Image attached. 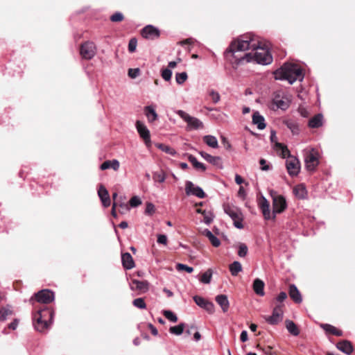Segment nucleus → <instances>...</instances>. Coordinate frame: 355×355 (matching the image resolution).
<instances>
[{
  "label": "nucleus",
  "instance_id": "1",
  "mask_svg": "<svg viewBox=\"0 0 355 355\" xmlns=\"http://www.w3.org/2000/svg\"><path fill=\"white\" fill-rule=\"evenodd\" d=\"M232 56V64L236 65L245 62H256L267 65L272 62V57L268 51L261 46L260 42L252 34L241 35L233 41L225 51V56Z\"/></svg>",
  "mask_w": 355,
  "mask_h": 355
},
{
  "label": "nucleus",
  "instance_id": "2",
  "mask_svg": "<svg viewBox=\"0 0 355 355\" xmlns=\"http://www.w3.org/2000/svg\"><path fill=\"white\" fill-rule=\"evenodd\" d=\"M274 75L276 80H287L290 84L304 79L302 69L298 65L291 63H285L274 72Z\"/></svg>",
  "mask_w": 355,
  "mask_h": 355
},
{
  "label": "nucleus",
  "instance_id": "3",
  "mask_svg": "<svg viewBox=\"0 0 355 355\" xmlns=\"http://www.w3.org/2000/svg\"><path fill=\"white\" fill-rule=\"evenodd\" d=\"M54 314V311L49 308L38 310L33 316L35 329L39 332L47 330L53 323Z\"/></svg>",
  "mask_w": 355,
  "mask_h": 355
},
{
  "label": "nucleus",
  "instance_id": "4",
  "mask_svg": "<svg viewBox=\"0 0 355 355\" xmlns=\"http://www.w3.org/2000/svg\"><path fill=\"white\" fill-rule=\"evenodd\" d=\"M305 167L309 171H314L320 162V154L317 149L311 148L304 150Z\"/></svg>",
  "mask_w": 355,
  "mask_h": 355
},
{
  "label": "nucleus",
  "instance_id": "5",
  "mask_svg": "<svg viewBox=\"0 0 355 355\" xmlns=\"http://www.w3.org/2000/svg\"><path fill=\"white\" fill-rule=\"evenodd\" d=\"M224 211L232 218L235 227L238 229L243 227V217L241 211L239 208L227 206L224 208Z\"/></svg>",
  "mask_w": 355,
  "mask_h": 355
},
{
  "label": "nucleus",
  "instance_id": "6",
  "mask_svg": "<svg viewBox=\"0 0 355 355\" xmlns=\"http://www.w3.org/2000/svg\"><path fill=\"white\" fill-rule=\"evenodd\" d=\"M176 114L187 123V130H197L203 128V123L200 120L190 116L184 111L179 110L176 111Z\"/></svg>",
  "mask_w": 355,
  "mask_h": 355
},
{
  "label": "nucleus",
  "instance_id": "7",
  "mask_svg": "<svg viewBox=\"0 0 355 355\" xmlns=\"http://www.w3.org/2000/svg\"><path fill=\"white\" fill-rule=\"evenodd\" d=\"M271 196L272 198V219H275L276 214L282 213L286 208V202L282 196L271 193Z\"/></svg>",
  "mask_w": 355,
  "mask_h": 355
},
{
  "label": "nucleus",
  "instance_id": "8",
  "mask_svg": "<svg viewBox=\"0 0 355 355\" xmlns=\"http://www.w3.org/2000/svg\"><path fill=\"white\" fill-rule=\"evenodd\" d=\"M283 306V304L276 305L272 310V313L271 315L263 316L265 320L271 325H275L282 322L284 315V312L282 310Z\"/></svg>",
  "mask_w": 355,
  "mask_h": 355
},
{
  "label": "nucleus",
  "instance_id": "9",
  "mask_svg": "<svg viewBox=\"0 0 355 355\" xmlns=\"http://www.w3.org/2000/svg\"><path fill=\"white\" fill-rule=\"evenodd\" d=\"M34 297L35 300L40 303L49 304L54 300L55 296L53 292L51 291L44 289L35 293V296L30 299L31 302H33Z\"/></svg>",
  "mask_w": 355,
  "mask_h": 355
},
{
  "label": "nucleus",
  "instance_id": "10",
  "mask_svg": "<svg viewBox=\"0 0 355 355\" xmlns=\"http://www.w3.org/2000/svg\"><path fill=\"white\" fill-rule=\"evenodd\" d=\"M80 53L83 58L91 60L96 55V45L92 42H86L81 45Z\"/></svg>",
  "mask_w": 355,
  "mask_h": 355
},
{
  "label": "nucleus",
  "instance_id": "11",
  "mask_svg": "<svg viewBox=\"0 0 355 355\" xmlns=\"http://www.w3.org/2000/svg\"><path fill=\"white\" fill-rule=\"evenodd\" d=\"M136 128L139 136L144 139L145 144L149 147L151 144L150 131L146 125L140 121H137Z\"/></svg>",
  "mask_w": 355,
  "mask_h": 355
},
{
  "label": "nucleus",
  "instance_id": "12",
  "mask_svg": "<svg viewBox=\"0 0 355 355\" xmlns=\"http://www.w3.org/2000/svg\"><path fill=\"white\" fill-rule=\"evenodd\" d=\"M185 192L187 196H195L199 198H204L205 193L202 189L198 186H195L191 181L185 182Z\"/></svg>",
  "mask_w": 355,
  "mask_h": 355
},
{
  "label": "nucleus",
  "instance_id": "13",
  "mask_svg": "<svg viewBox=\"0 0 355 355\" xmlns=\"http://www.w3.org/2000/svg\"><path fill=\"white\" fill-rule=\"evenodd\" d=\"M286 166L291 176H296L300 173V164L299 160L294 157H290L286 161Z\"/></svg>",
  "mask_w": 355,
  "mask_h": 355
},
{
  "label": "nucleus",
  "instance_id": "14",
  "mask_svg": "<svg viewBox=\"0 0 355 355\" xmlns=\"http://www.w3.org/2000/svg\"><path fill=\"white\" fill-rule=\"evenodd\" d=\"M196 304L202 309H204L209 313H214L215 311V306L213 302L206 300L205 298L196 295L193 297Z\"/></svg>",
  "mask_w": 355,
  "mask_h": 355
},
{
  "label": "nucleus",
  "instance_id": "15",
  "mask_svg": "<svg viewBox=\"0 0 355 355\" xmlns=\"http://www.w3.org/2000/svg\"><path fill=\"white\" fill-rule=\"evenodd\" d=\"M272 103L277 108L282 110H286L290 105L288 98L281 93H277L275 94Z\"/></svg>",
  "mask_w": 355,
  "mask_h": 355
},
{
  "label": "nucleus",
  "instance_id": "16",
  "mask_svg": "<svg viewBox=\"0 0 355 355\" xmlns=\"http://www.w3.org/2000/svg\"><path fill=\"white\" fill-rule=\"evenodd\" d=\"M144 37L148 40H155L159 36V31L152 25H147L141 31Z\"/></svg>",
  "mask_w": 355,
  "mask_h": 355
},
{
  "label": "nucleus",
  "instance_id": "17",
  "mask_svg": "<svg viewBox=\"0 0 355 355\" xmlns=\"http://www.w3.org/2000/svg\"><path fill=\"white\" fill-rule=\"evenodd\" d=\"M130 288L132 291H139V293H144L148 291L149 283L147 281L133 279L130 283Z\"/></svg>",
  "mask_w": 355,
  "mask_h": 355
},
{
  "label": "nucleus",
  "instance_id": "18",
  "mask_svg": "<svg viewBox=\"0 0 355 355\" xmlns=\"http://www.w3.org/2000/svg\"><path fill=\"white\" fill-rule=\"evenodd\" d=\"M98 196L101 199L103 205L107 207L110 205V198L107 190L105 187L101 185L98 190Z\"/></svg>",
  "mask_w": 355,
  "mask_h": 355
},
{
  "label": "nucleus",
  "instance_id": "19",
  "mask_svg": "<svg viewBox=\"0 0 355 355\" xmlns=\"http://www.w3.org/2000/svg\"><path fill=\"white\" fill-rule=\"evenodd\" d=\"M200 155L202 156L203 159H205L209 163L216 166L219 168H222V161L221 158L218 156H212L205 152L200 151L199 152Z\"/></svg>",
  "mask_w": 355,
  "mask_h": 355
},
{
  "label": "nucleus",
  "instance_id": "20",
  "mask_svg": "<svg viewBox=\"0 0 355 355\" xmlns=\"http://www.w3.org/2000/svg\"><path fill=\"white\" fill-rule=\"evenodd\" d=\"M144 111L148 123H151L157 120L158 114L156 112L155 106L147 105L144 107Z\"/></svg>",
  "mask_w": 355,
  "mask_h": 355
},
{
  "label": "nucleus",
  "instance_id": "21",
  "mask_svg": "<svg viewBox=\"0 0 355 355\" xmlns=\"http://www.w3.org/2000/svg\"><path fill=\"white\" fill-rule=\"evenodd\" d=\"M217 304L220 306L222 311L225 313L228 311L230 307V302L226 295H218L215 298Z\"/></svg>",
  "mask_w": 355,
  "mask_h": 355
},
{
  "label": "nucleus",
  "instance_id": "22",
  "mask_svg": "<svg viewBox=\"0 0 355 355\" xmlns=\"http://www.w3.org/2000/svg\"><path fill=\"white\" fill-rule=\"evenodd\" d=\"M121 261L123 268L126 270H130L135 267V262L129 252L122 254Z\"/></svg>",
  "mask_w": 355,
  "mask_h": 355
},
{
  "label": "nucleus",
  "instance_id": "23",
  "mask_svg": "<svg viewBox=\"0 0 355 355\" xmlns=\"http://www.w3.org/2000/svg\"><path fill=\"white\" fill-rule=\"evenodd\" d=\"M289 295L295 303L300 304L302 302V295L295 284L290 285Z\"/></svg>",
  "mask_w": 355,
  "mask_h": 355
},
{
  "label": "nucleus",
  "instance_id": "24",
  "mask_svg": "<svg viewBox=\"0 0 355 355\" xmlns=\"http://www.w3.org/2000/svg\"><path fill=\"white\" fill-rule=\"evenodd\" d=\"M252 123L257 125L259 130H263L266 126L264 117L259 112H254Z\"/></svg>",
  "mask_w": 355,
  "mask_h": 355
},
{
  "label": "nucleus",
  "instance_id": "25",
  "mask_svg": "<svg viewBox=\"0 0 355 355\" xmlns=\"http://www.w3.org/2000/svg\"><path fill=\"white\" fill-rule=\"evenodd\" d=\"M337 348L343 353L349 355L353 352L352 343L348 340H343L337 343Z\"/></svg>",
  "mask_w": 355,
  "mask_h": 355
},
{
  "label": "nucleus",
  "instance_id": "26",
  "mask_svg": "<svg viewBox=\"0 0 355 355\" xmlns=\"http://www.w3.org/2000/svg\"><path fill=\"white\" fill-rule=\"evenodd\" d=\"M264 286L265 284L261 279L259 278L255 279L253 282V290L254 293L259 296H263L265 295Z\"/></svg>",
  "mask_w": 355,
  "mask_h": 355
},
{
  "label": "nucleus",
  "instance_id": "27",
  "mask_svg": "<svg viewBox=\"0 0 355 355\" xmlns=\"http://www.w3.org/2000/svg\"><path fill=\"white\" fill-rule=\"evenodd\" d=\"M202 234L205 235L206 237L208 238L209 241L211 242V245L217 248L220 246V241L214 235V234L208 229H205L202 232Z\"/></svg>",
  "mask_w": 355,
  "mask_h": 355
},
{
  "label": "nucleus",
  "instance_id": "28",
  "mask_svg": "<svg viewBox=\"0 0 355 355\" xmlns=\"http://www.w3.org/2000/svg\"><path fill=\"white\" fill-rule=\"evenodd\" d=\"M323 116L322 114H318L311 118L309 121V127L318 128L322 125Z\"/></svg>",
  "mask_w": 355,
  "mask_h": 355
},
{
  "label": "nucleus",
  "instance_id": "29",
  "mask_svg": "<svg viewBox=\"0 0 355 355\" xmlns=\"http://www.w3.org/2000/svg\"><path fill=\"white\" fill-rule=\"evenodd\" d=\"M320 327L327 332L337 336L343 335L342 331L336 329L334 326L329 324H322Z\"/></svg>",
  "mask_w": 355,
  "mask_h": 355
},
{
  "label": "nucleus",
  "instance_id": "30",
  "mask_svg": "<svg viewBox=\"0 0 355 355\" xmlns=\"http://www.w3.org/2000/svg\"><path fill=\"white\" fill-rule=\"evenodd\" d=\"M286 327L288 331L292 334L293 336H297L300 334V330L297 328V325L290 320H286Z\"/></svg>",
  "mask_w": 355,
  "mask_h": 355
},
{
  "label": "nucleus",
  "instance_id": "31",
  "mask_svg": "<svg viewBox=\"0 0 355 355\" xmlns=\"http://www.w3.org/2000/svg\"><path fill=\"white\" fill-rule=\"evenodd\" d=\"M203 141L209 147L217 148L218 147V142L216 137L212 135H205L203 137Z\"/></svg>",
  "mask_w": 355,
  "mask_h": 355
},
{
  "label": "nucleus",
  "instance_id": "32",
  "mask_svg": "<svg viewBox=\"0 0 355 355\" xmlns=\"http://www.w3.org/2000/svg\"><path fill=\"white\" fill-rule=\"evenodd\" d=\"M229 269L232 276H236L239 272L242 271L243 268L241 263L239 261H234L230 265Z\"/></svg>",
  "mask_w": 355,
  "mask_h": 355
},
{
  "label": "nucleus",
  "instance_id": "33",
  "mask_svg": "<svg viewBox=\"0 0 355 355\" xmlns=\"http://www.w3.org/2000/svg\"><path fill=\"white\" fill-rule=\"evenodd\" d=\"M284 123L286 127L292 132L293 135H297L299 133V127L297 123L291 119L285 120Z\"/></svg>",
  "mask_w": 355,
  "mask_h": 355
},
{
  "label": "nucleus",
  "instance_id": "34",
  "mask_svg": "<svg viewBox=\"0 0 355 355\" xmlns=\"http://www.w3.org/2000/svg\"><path fill=\"white\" fill-rule=\"evenodd\" d=\"M11 315H12V311L10 306L0 308V321H5Z\"/></svg>",
  "mask_w": 355,
  "mask_h": 355
},
{
  "label": "nucleus",
  "instance_id": "35",
  "mask_svg": "<svg viewBox=\"0 0 355 355\" xmlns=\"http://www.w3.org/2000/svg\"><path fill=\"white\" fill-rule=\"evenodd\" d=\"M188 159L196 169L201 170L202 171H205L206 170L205 164L198 162L193 155H189Z\"/></svg>",
  "mask_w": 355,
  "mask_h": 355
},
{
  "label": "nucleus",
  "instance_id": "36",
  "mask_svg": "<svg viewBox=\"0 0 355 355\" xmlns=\"http://www.w3.org/2000/svg\"><path fill=\"white\" fill-rule=\"evenodd\" d=\"M155 146L163 152H165L166 153H168L171 155H175L177 153L173 148L164 144H157Z\"/></svg>",
  "mask_w": 355,
  "mask_h": 355
},
{
  "label": "nucleus",
  "instance_id": "37",
  "mask_svg": "<svg viewBox=\"0 0 355 355\" xmlns=\"http://www.w3.org/2000/svg\"><path fill=\"white\" fill-rule=\"evenodd\" d=\"M211 277L212 271L211 269H209L202 275L201 277L200 278V281L203 284H207L211 282Z\"/></svg>",
  "mask_w": 355,
  "mask_h": 355
},
{
  "label": "nucleus",
  "instance_id": "38",
  "mask_svg": "<svg viewBox=\"0 0 355 355\" xmlns=\"http://www.w3.org/2000/svg\"><path fill=\"white\" fill-rule=\"evenodd\" d=\"M184 329V324L180 323L177 326L171 327L169 329V331H170V333H171L173 334L180 336L183 333Z\"/></svg>",
  "mask_w": 355,
  "mask_h": 355
},
{
  "label": "nucleus",
  "instance_id": "39",
  "mask_svg": "<svg viewBox=\"0 0 355 355\" xmlns=\"http://www.w3.org/2000/svg\"><path fill=\"white\" fill-rule=\"evenodd\" d=\"M248 252V246L243 243H240L238 245V255L240 257H245Z\"/></svg>",
  "mask_w": 355,
  "mask_h": 355
},
{
  "label": "nucleus",
  "instance_id": "40",
  "mask_svg": "<svg viewBox=\"0 0 355 355\" xmlns=\"http://www.w3.org/2000/svg\"><path fill=\"white\" fill-rule=\"evenodd\" d=\"M209 96L211 98L212 102L215 104L218 103L220 100V94L214 89H209L208 91Z\"/></svg>",
  "mask_w": 355,
  "mask_h": 355
},
{
  "label": "nucleus",
  "instance_id": "41",
  "mask_svg": "<svg viewBox=\"0 0 355 355\" xmlns=\"http://www.w3.org/2000/svg\"><path fill=\"white\" fill-rule=\"evenodd\" d=\"M188 76L186 72L178 73L175 75V80L178 84H183L187 79Z\"/></svg>",
  "mask_w": 355,
  "mask_h": 355
},
{
  "label": "nucleus",
  "instance_id": "42",
  "mask_svg": "<svg viewBox=\"0 0 355 355\" xmlns=\"http://www.w3.org/2000/svg\"><path fill=\"white\" fill-rule=\"evenodd\" d=\"M132 304L135 306L140 309H144L146 307V302H144V300L141 297L135 299L132 302Z\"/></svg>",
  "mask_w": 355,
  "mask_h": 355
},
{
  "label": "nucleus",
  "instance_id": "43",
  "mask_svg": "<svg viewBox=\"0 0 355 355\" xmlns=\"http://www.w3.org/2000/svg\"><path fill=\"white\" fill-rule=\"evenodd\" d=\"M163 314L171 322H176L178 321V317L171 311L164 310Z\"/></svg>",
  "mask_w": 355,
  "mask_h": 355
},
{
  "label": "nucleus",
  "instance_id": "44",
  "mask_svg": "<svg viewBox=\"0 0 355 355\" xmlns=\"http://www.w3.org/2000/svg\"><path fill=\"white\" fill-rule=\"evenodd\" d=\"M153 180L155 182H158L160 183L164 182L166 180V174L163 171H161L159 173H153Z\"/></svg>",
  "mask_w": 355,
  "mask_h": 355
},
{
  "label": "nucleus",
  "instance_id": "45",
  "mask_svg": "<svg viewBox=\"0 0 355 355\" xmlns=\"http://www.w3.org/2000/svg\"><path fill=\"white\" fill-rule=\"evenodd\" d=\"M202 215L204 216L203 222L206 225H209L214 220V215L211 212H207L204 211L202 212Z\"/></svg>",
  "mask_w": 355,
  "mask_h": 355
},
{
  "label": "nucleus",
  "instance_id": "46",
  "mask_svg": "<svg viewBox=\"0 0 355 355\" xmlns=\"http://www.w3.org/2000/svg\"><path fill=\"white\" fill-rule=\"evenodd\" d=\"M161 76L164 80L169 81L171 79L172 71L170 69H164L162 70Z\"/></svg>",
  "mask_w": 355,
  "mask_h": 355
},
{
  "label": "nucleus",
  "instance_id": "47",
  "mask_svg": "<svg viewBox=\"0 0 355 355\" xmlns=\"http://www.w3.org/2000/svg\"><path fill=\"white\" fill-rule=\"evenodd\" d=\"M295 194L300 198H304L306 194V190L304 187L298 186L294 189Z\"/></svg>",
  "mask_w": 355,
  "mask_h": 355
},
{
  "label": "nucleus",
  "instance_id": "48",
  "mask_svg": "<svg viewBox=\"0 0 355 355\" xmlns=\"http://www.w3.org/2000/svg\"><path fill=\"white\" fill-rule=\"evenodd\" d=\"M124 19L123 15L120 12H116L110 16V20L112 22H120Z\"/></svg>",
  "mask_w": 355,
  "mask_h": 355
},
{
  "label": "nucleus",
  "instance_id": "49",
  "mask_svg": "<svg viewBox=\"0 0 355 355\" xmlns=\"http://www.w3.org/2000/svg\"><path fill=\"white\" fill-rule=\"evenodd\" d=\"M141 204V200L139 197L135 196L131 198L129 202V205L131 207H137Z\"/></svg>",
  "mask_w": 355,
  "mask_h": 355
},
{
  "label": "nucleus",
  "instance_id": "50",
  "mask_svg": "<svg viewBox=\"0 0 355 355\" xmlns=\"http://www.w3.org/2000/svg\"><path fill=\"white\" fill-rule=\"evenodd\" d=\"M137 45V40L136 38H131L128 43V51L130 53L135 51Z\"/></svg>",
  "mask_w": 355,
  "mask_h": 355
},
{
  "label": "nucleus",
  "instance_id": "51",
  "mask_svg": "<svg viewBox=\"0 0 355 355\" xmlns=\"http://www.w3.org/2000/svg\"><path fill=\"white\" fill-rule=\"evenodd\" d=\"M176 269L178 270H185L189 273H191L193 271V268L192 267L188 266L187 265L183 263H178L176 265Z\"/></svg>",
  "mask_w": 355,
  "mask_h": 355
},
{
  "label": "nucleus",
  "instance_id": "52",
  "mask_svg": "<svg viewBox=\"0 0 355 355\" xmlns=\"http://www.w3.org/2000/svg\"><path fill=\"white\" fill-rule=\"evenodd\" d=\"M155 211V205L151 202H148L146 204V207L145 210V214L148 215H153Z\"/></svg>",
  "mask_w": 355,
  "mask_h": 355
},
{
  "label": "nucleus",
  "instance_id": "53",
  "mask_svg": "<svg viewBox=\"0 0 355 355\" xmlns=\"http://www.w3.org/2000/svg\"><path fill=\"white\" fill-rule=\"evenodd\" d=\"M140 75V69L139 68L129 69L128 76L131 78H136Z\"/></svg>",
  "mask_w": 355,
  "mask_h": 355
},
{
  "label": "nucleus",
  "instance_id": "54",
  "mask_svg": "<svg viewBox=\"0 0 355 355\" xmlns=\"http://www.w3.org/2000/svg\"><path fill=\"white\" fill-rule=\"evenodd\" d=\"M276 146L282 150V155L284 157L289 155V150H288L286 146H284L282 144L280 143H277Z\"/></svg>",
  "mask_w": 355,
  "mask_h": 355
},
{
  "label": "nucleus",
  "instance_id": "55",
  "mask_svg": "<svg viewBox=\"0 0 355 355\" xmlns=\"http://www.w3.org/2000/svg\"><path fill=\"white\" fill-rule=\"evenodd\" d=\"M263 216L266 220L272 219V214H270V207L261 209Z\"/></svg>",
  "mask_w": 355,
  "mask_h": 355
},
{
  "label": "nucleus",
  "instance_id": "56",
  "mask_svg": "<svg viewBox=\"0 0 355 355\" xmlns=\"http://www.w3.org/2000/svg\"><path fill=\"white\" fill-rule=\"evenodd\" d=\"M260 209L270 207V204L267 199L264 196H261L260 202H259Z\"/></svg>",
  "mask_w": 355,
  "mask_h": 355
},
{
  "label": "nucleus",
  "instance_id": "57",
  "mask_svg": "<svg viewBox=\"0 0 355 355\" xmlns=\"http://www.w3.org/2000/svg\"><path fill=\"white\" fill-rule=\"evenodd\" d=\"M287 298V294L286 292H280L279 294L276 297V301L282 303Z\"/></svg>",
  "mask_w": 355,
  "mask_h": 355
},
{
  "label": "nucleus",
  "instance_id": "58",
  "mask_svg": "<svg viewBox=\"0 0 355 355\" xmlns=\"http://www.w3.org/2000/svg\"><path fill=\"white\" fill-rule=\"evenodd\" d=\"M110 168H112L114 171H118L120 166L119 162L117 159L110 160Z\"/></svg>",
  "mask_w": 355,
  "mask_h": 355
},
{
  "label": "nucleus",
  "instance_id": "59",
  "mask_svg": "<svg viewBox=\"0 0 355 355\" xmlns=\"http://www.w3.org/2000/svg\"><path fill=\"white\" fill-rule=\"evenodd\" d=\"M157 243L163 245H166L167 237L164 234H159L157 236Z\"/></svg>",
  "mask_w": 355,
  "mask_h": 355
},
{
  "label": "nucleus",
  "instance_id": "60",
  "mask_svg": "<svg viewBox=\"0 0 355 355\" xmlns=\"http://www.w3.org/2000/svg\"><path fill=\"white\" fill-rule=\"evenodd\" d=\"M118 205L121 209V212L122 214L128 211L130 209V207H129L130 205L125 202H118L117 205Z\"/></svg>",
  "mask_w": 355,
  "mask_h": 355
},
{
  "label": "nucleus",
  "instance_id": "61",
  "mask_svg": "<svg viewBox=\"0 0 355 355\" xmlns=\"http://www.w3.org/2000/svg\"><path fill=\"white\" fill-rule=\"evenodd\" d=\"M259 164L261 165V169L262 171H268L270 167L268 164H266V161L264 159H261L259 161Z\"/></svg>",
  "mask_w": 355,
  "mask_h": 355
},
{
  "label": "nucleus",
  "instance_id": "62",
  "mask_svg": "<svg viewBox=\"0 0 355 355\" xmlns=\"http://www.w3.org/2000/svg\"><path fill=\"white\" fill-rule=\"evenodd\" d=\"M110 160H107L105 162H104L101 166H100V168L101 170L102 171H104V170H106V169H108V168H110Z\"/></svg>",
  "mask_w": 355,
  "mask_h": 355
},
{
  "label": "nucleus",
  "instance_id": "63",
  "mask_svg": "<svg viewBox=\"0 0 355 355\" xmlns=\"http://www.w3.org/2000/svg\"><path fill=\"white\" fill-rule=\"evenodd\" d=\"M19 321L17 319H15L11 323L8 324V328L12 330H15L18 326Z\"/></svg>",
  "mask_w": 355,
  "mask_h": 355
},
{
  "label": "nucleus",
  "instance_id": "64",
  "mask_svg": "<svg viewBox=\"0 0 355 355\" xmlns=\"http://www.w3.org/2000/svg\"><path fill=\"white\" fill-rule=\"evenodd\" d=\"M240 339H241V342H243V343L248 340V337L247 331L243 330L241 331V334L240 336Z\"/></svg>",
  "mask_w": 355,
  "mask_h": 355
}]
</instances>
